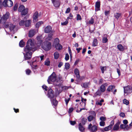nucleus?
<instances>
[{
    "mask_svg": "<svg viewBox=\"0 0 132 132\" xmlns=\"http://www.w3.org/2000/svg\"><path fill=\"white\" fill-rule=\"evenodd\" d=\"M53 34H50L48 35V36L47 37V39L49 40H50L52 38V36Z\"/></svg>",
    "mask_w": 132,
    "mask_h": 132,
    "instance_id": "45",
    "label": "nucleus"
},
{
    "mask_svg": "<svg viewBox=\"0 0 132 132\" xmlns=\"http://www.w3.org/2000/svg\"><path fill=\"white\" fill-rule=\"evenodd\" d=\"M120 127L121 128L123 129L124 130H128L130 128L129 127L128 125L123 124H121L120 125Z\"/></svg>",
    "mask_w": 132,
    "mask_h": 132,
    "instance_id": "15",
    "label": "nucleus"
},
{
    "mask_svg": "<svg viewBox=\"0 0 132 132\" xmlns=\"http://www.w3.org/2000/svg\"><path fill=\"white\" fill-rule=\"evenodd\" d=\"M115 86L113 85H111L109 86L107 89L108 91L110 92L112 91V90L113 89L115 88Z\"/></svg>",
    "mask_w": 132,
    "mask_h": 132,
    "instance_id": "30",
    "label": "nucleus"
},
{
    "mask_svg": "<svg viewBox=\"0 0 132 132\" xmlns=\"http://www.w3.org/2000/svg\"><path fill=\"white\" fill-rule=\"evenodd\" d=\"M18 5L17 4H15L13 7V10L14 11H16L18 7Z\"/></svg>",
    "mask_w": 132,
    "mask_h": 132,
    "instance_id": "51",
    "label": "nucleus"
},
{
    "mask_svg": "<svg viewBox=\"0 0 132 132\" xmlns=\"http://www.w3.org/2000/svg\"><path fill=\"white\" fill-rule=\"evenodd\" d=\"M69 59V56L68 54H65V59L66 61H68Z\"/></svg>",
    "mask_w": 132,
    "mask_h": 132,
    "instance_id": "48",
    "label": "nucleus"
},
{
    "mask_svg": "<svg viewBox=\"0 0 132 132\" xmlns=\"http://www.w3.org/2000/svg\"><path fill=\"white\" fill-rule=\"evenodd\" d=\"M42 88L44 89L45 91H47V87L45 85H44L42 86Z\"/></svg>",
    "mask_w": 132,
    "mask_h": 132,
    "instance_id": "56",
    "label": "nucleus"
},
{
    "mask_svg": "<svg viewBox=\"0 0 132 132\" xmlns=\"http://www.w3.org/2000/svg\"><path fill=\"white\" fill-rule=\"evenodd\" d=\"M42 47L46 51L49 50L51 48V43L48 42H45L42 44Z\"/></svg>",
    "mask_w": 132,
    "mask_h": 132,
    "instance_id": "4",
    "label": "nucleus"
},
{
    "mask_svg": "<svg viewBox=\"0 0 132 132\" xmlns=\"http://www.w3.org/2000/svg\"><path fill=\"white\" fill-rule=\"evenodd\" d=\"M56 48L58 50L62 49V46L61 44H56L55 45Z\"/></svg>",
    "mask_w": 132,
    "mask_h": 132,
    "instance_id": "31",
    "label": "nucleus"
},
{
    "mask_svg": "<svg viewBox=\"0 0 132 132\" xmlns=\"http://www.w3.org/2000/svg\"><path fill=\"white\" fill-rule=\"evenodd\" d=\"M56 76L55 73L53 72L49 76L47 80V81L49 84H52V82H54L56 80Z\"/></svg>",
    "mask_w": 132,
    "mask_h": 132,
    "instance_id": "5",
    "label": "nucleus"
},
{
    "mask_svg": "<svg viewBox=\"0 0 132 132\" xmlns=\"http://www.w3.org/2000/svg\"><path fill=\"white\" fill-rule=\"evenodd\" d=\"M96 114V113L94 111H91L90 112V115L87 118L88 121H93V124L96 123L95 122Z\"/></svg>",
    "mask_w": 132,
    "mask_h": 132,
    "instance_id": "3",
    "label": "nucleus"
},
{
    "mask_svg": "<svg viewBox=\"0 0 132 132\" xmlns=\"http://www.w3.org/2000/svg\"><path fill=\"white\" fill-rule=\"evenodd\" d=\"M121 14L120 13H116L114 14V17L117 19H118L120 17Z\"/></svg>",
    "mask_w": 132,
    "mask_h": 132,
    "instance_id": "32",
    "label": "nucleus"
},
{
    "mask_svg": "<svg viewBox=\"0 0 132 132\" xmlns=\"http://www.w3.org/2000/svg\"><path fill=\"white\" fill-rule=\"evenodd\" d=\"M100 119L101 121H104L106 120V118L103 117H102L100 118Z\"/></svg>",
    "mask_w": 132,
    "mask_h": 132,
    "instance_id": "57",
    "label": "nucleus"
},
{
    "mask_svg": "<svg viewBox=\"0 0 132 132\" xmlns=\"http://www.w3.org/2000/svg\"><path fill=\"white\" fill-rule=\"evenodd\" d=\"M43 23V22L42 21H39L37 22L36 25V27L37 28H38Z\"/></svg>",
    "mask_w": 132,
    "mask_h": 132,
    "instance_id": "38",
    "label": "nucleus"
},
{
    "mask_svg": "<svg viewBox=\"0 0 132 132\" xmlns=\"http://www.w3.org/2000/svg\"><path fill=\"white\" fill-rule=\"evenodd\" d=\"M100 2H97L95 3V7L97 11L99 10L100 7Z\"/></svg>",
    "mask_w": 132,
    "mask_h": 132,
    "instance_id": "25",
    "label": "nucleus"
},
{
    "mask_svg": "<svg viewBox=\"0 0 132 132\" xmlns=\"http://www.w3.org/2000/svg\"><path fill=\"white\" fill-rule=\"evenodd\" d=\"M89 83L88 82H85L83 83V85H81L82 87L85 88H87L88 87V85Z\"/></svg>",
    "mask_w": 132,
    "mask_h": 132,
    "instance_id": "34",
    "label": "nucleus"
},
{
    "mask_svg": "<svg viewBox=\"0 0 132 132\" xmlns=\"http://www.w3.org/2000/svg\"><path fill=\"white\" fill-rule=\"evenodd\" d=\"M124 90L125 94L126 93L127 95L132 92V88L130 86H128L124 87Z\"/></svg>",
    "mask_w": 132,
    "mask_h": 132,
    "instance_id": "7",
    "label": "nucleus"
},
{
    "mask_svg": "<svg viewBox=\"0 0 132 132\" xmlns=\"http://www.w3.org/2000/svg\"><path fill=\"white\" fill-rule=\"evenodd\" d=\"M70 100V98H68V99H65V103H66V104L67 105L68 103Z\"/></svg>",
    "mask_w": 132,
    "mask_h": 132,
    "instance_id": "60",
    "label": "nucleus"
},
{
    "mask_svg": "<svg viewBox=\"0 0 132 132\" xmlns=\"http://www.w3.org/2000/svg\"><path fill=\"white\" fill-rule=\"evenodd\" d=\"M119 115L120 117H124L125 116V113L123 112L121 113Z\"/></svg>",
    "mask_w": 132,
    "mask_h": 132,
    "instance_id": "64",
    "label": "nucleus"
},
{
    "mask_svg": "<svg viewBox=\"0 0 132 132\" xmlns=\"http://www.w3.org/2000/svg\"><path fill=\"white\" fill-rule=\"evenodd\" d=\"M31 72L30 70L29 69H28L26 70V73L27 75H29L30 73H31Z\"/></svg>",
    "mask_w": 132,
    "mask_h": 132,
    "instance_id": "49",
    "label": "nucleus"
},
{
    "mask_svg": "<svg viewBox=\"0 0 132 132\" xmlns=\"http://www.w3.org/2000/svg\"><path fill=\"white\" fill-rule=\"evenodd\" d=\"M74 73L76 75L77 79H79L80 76L79 75V71L78 69L77 68L75 69L74 70Z\"/></svg>",
    "mask_w": 132,
    "mask_h": 132,
    "instance_id": "17",
    "label": "nucleus"
},
{
    "mask_svg": "<svg viewBox=\"0 0 132 132\" xmlns=\"http://www.w3.org/2000/svg\"><path fill=\"white\" fill-rule=\"evenodd\" d=\"M36 48L35 47L34 41L32 39H29L27 42L26 46L24 50L26 54L23 53L25 60L30 59L31 57L32 53L36 50Z\"/></svg>",
    "mask_w": 132,
    "mask_h": 132,
    "instance_id": "1",
    "label": "nucleus"
},
{
    "mask_svg": "<svg viewBox=\"0 0 132 132\" xmlns=\"http://www.w3.org/2000/svg\"><path fill=\"white\" fill-rule=\"evenodd\" d=\"M31 67L33 69H36L37 68V65H31Z\"/></svg>",
    "mask_w": 132,
    "mask_h": 132,
    "instance_id": "63",
    "label": "nucleus"
},
{
    "mask_svg": "<svg viewBox=\"0 0 132 132\" xmlns=\"http://www.w3.org/2000/svg\"><path fill=\"white\" fill-rule=\"evenodd\" d=\"M53 92L51 88H50L48 89L47 95L50 99L54 97Z\"/></svg>",
    "mask_w": 132,
    "mask_h": 132,
    "instance_id": "8",
    "label": "nucleus"
},
{
    "mask_svg": "<svg viewBox=\"0 0 132 132\" xmlns=\"http://www.w3.org/2000/svg\"><path fill=\"white\" fill-rule=\"evenodd\" d=\"M123 103L124 104L126 105H128L129 104V101L127 100L126 99H124L123 100Z\"/></svg>",
    "mask_w": 132,
    "mask_h": 132,
    "instance_id": "40",
    "label": "nucleus"
},
{
    "mask_svg": "<svg viewBox=\"0 0 132 132\" xmlns=\"http://www.w3.org/2000/svg\"><path fill=\"white\" fill-rule=\"evenodd\" d=\"M102 92L98 90L94 94V96H96L97 95L100 96Z\"/></svg>",
    "mask_w": 132,
    "mask_h": 132,
    "instance_id": "35",
    "label": "nucleus"
},
{
    "mask_svg": "<svg viewBox=\"0 0 132 132\" xmlns=\"http://www.w3.org/2000/svg\"><path fill=\"white\" fill-rule=\"evenodd\" d=\"M70 65L69 63H65V68L66 70L70 68Z\"/></svg>",
    "mask_w": 132,
    "mask_h": 132,
    "instance_id": "39",
    "label": "nucleus"
},
{
    "mask_svg": "<svg viewBox=\"0 0 132 132\" xmlns=\"http://www.w3.org/2000/svg\"><path fill=\"white\" fill-rule=\"evenodd\" d=\"M54 85L55 86H57L59 87H60L61 85L62 84L60 82V79L57 80V79L55 81L53 82Z\"/></svg>",
    "mask_w": 132,
    "mask_h": 132,
    "instance_id": "19",
    "label": "nucleus"
},
{
    "mask_svg": "<svg viewBox=\"0 0 132 132\" xmlns=\"http://www.w3.org/2000/svg\"><path fill=\"white\" fill-rule=\"evenodd\" d=\"M38 13L37 12H36L33 15V21L34 22H36L38 21L37 18L38 16Z\"/></svg>",
    "mask_w": 132,
    "mask_h": 132,
    "instance_id": "18",
    "label": "nucleus"
},
{
    "mask_svg": "<svg viewBox=\"0 0 132 132\" xmlns=\"http://www.w3.org/2000/svg\"><path fill=\"white\" fill-rule=\"evenodd\" d=\"M70 123L71 125H73L75 124L76 122L75 121H70Z\"/></svg>",
    "mask_w": 132,
    "mask_h": 132,
    "instance_id": "59",
    "label": "nucleus"
},
{
    "mask_svg": "<svg viewBox=\"0 0 132 132\" xmlns=\"http://www.w3.org/2000/svg\"><path fill=\"white\" fill-rule=\"evenodd\" d=\"M31 21L30 20H29L26 21L25 23V25L26 27H29L31 25Z\"/></svg>",
    "mask_w": 132,
    "mask_h": 132,
    "instance_id": "22",
    "label": "nucleus"
},
{
    "mask_svg": "<svg viewBox=\"0 0 132 132\" xmlns=\"http://www.w3.org/2000/svg\"><path fill=\"white\" fill-rule=\"evenodd\" d=\"M28 8H24V9L22 11L21 13V15H26L28 13Z\"/></svg>",
    "mask_w": 132,
    "mask_h": 132,
    "instance_id": "24",
    "label": "nucleus"
},
{
    "mask_svg": "<svg viewBox=\"0 0 132 132\" xmlns=\"http://www.w3.org/2000/svg\"><path fill=\"white\" fill-rule=\"evenodd\" d=\"M108 36V35L106 34H105L102 36V42L103 43H106L108 41V39L107 38V37Z\"/></svg>",
    "mask_w": 132,
    "mask_h": 132,
    "instance_id": "16",
    "label": "nucleus"
},
{
    "mask_svg": "<svg viewBox=\"0 0 132 132\" xmlns=\"http://www.w3.org/2000/svg\"><path fill=\"white\" fill-rule=\"evenodd\" d=\"M70 10V7L68 8L65 12V13H68L69 12Z\"/></svg>",
    "mask_w": 132,
    "mask_h": 132,
    "instance_id": "62",
    "label": "nucleus"
},
{
    "mask_svg": "<svg viewBox=\"0 0 132 132\" xmlns=\"http://www.w3.org/2000/svg\"><path fill=\"white\" fill-rule=\"evenodd\" d=\"M98 132H104V130L103 128H100L98 129Z\"/></svg>",
    "mask_w": 132,
    "mask_h": 132,
    "instance_id": "61",
    "label": "nucleus"
},
{
    "mask_svg": "<svg viewBox=\"0 0 132 132\" xmlns=\"http://www.w3.org/2000/svg\"><path fill=\"white\" fill-rule=\"evenodd\" d=\"M51 101L53 105L55 106L57 105V101L54 99H52V98L51 99Z\"/></svg>",
    "mask_w": 132,
    "mask_h": 132,
    "instance_id": "28",
    "label": "nucleus"
},
{
    "mask_svg": "<svg viewBox=\"0 0 132 132\" xmlns=\"http://www.w3.org/2000/svg\"><path fill=\"white\" fill-rule=\"evenodd\" d=\"M79 129L81 132H85V128L81 124V123H80L79 125Z\"/></svg>",
    "mask_w": 132,
    "mask_h": 132,
    "instance_id": "21",
    "label": "nucleus"
},
{
    "mask_svg": "<svg viewBox=\"0 0 132 132\" xmlns=\"http://www.w3.org/2000/svg\"><path fill=\"white\" fill-rule=\"evenodd\" d=\"M96 123L93 124L94 125H92V124L90 123L89 125L87 128L88 130L90 132H96L98 129L97 127L95 125Z\"/></svg>",
    "mask_w": 132,
    "mask_h": 132,
    "instance_id": "6",
    "label": "nucleus"
},
{
    "mask_svg": "<svg viewBox=\"0 0 132 132\" xmlns=\"http://www.w3.org/2000/svg\"><path fill=\"white\" fill-rule=\"evenodd\" d=\"M9 13L7 12L3 15L0 20V23L4 25L5 28H9L10 31L12 33L14 34L16 31L15 26L12 24L11 22H9L5 23L7 19L9 17Z\"/></svg>",
    "mask_w": 132,
    "mask_h": 132,
    "instance_id": "2",
    "label": "nucleus"
},
{
    "mask_svg": "<svg viewBox=\"0 0 132 132\" xmlns=\"http://www.w3.org/2000/svg\"><path fill=\"white\" fill-rule=\"evenodd\" d=\"M42 38V37L41 35L38 36L37 37L38 43L37 46H40L42 42V40H41Z\"/></svg>",
    "mask_w": 132,
    "mask_h": 132,
    "instance_id": "12",
    "label": "nucleus"
},
{
    "mask_svg": "<svg viewBox=\"0 0 132 132\" xmlns=\"http://www.w3.org/2000/svg\"><path fill=\"white\" fill-rule=\"evenodd\" d=\"M100 125L101 126H104L105 125V122L104 121H101L100 122Z\"/></svg>",
    "mask_w": 132,
    "mask_h": 132,
    "instance_id": "44",
    "label": "nucleus"
},
{
    "mask_svg": "<svg viewBox=\"0 0 132 132\" xmlns=\"http://www.w3.org/2000/svg\"><path fill=\"white\" fill-rule=\"evenodd\" d=\"M24 6L23 5H21L19 7L18 9V11L19 12H21L24 9Z\"/></svg>",
    "mask_w": 132,
    "mask_h": 132,
    "instance_id": "29",
    "label": "nucleus"
},
{
    "mask_svg": "<svg viewBox=\"0 0 132 132\" xmlns=\"http://www.w3.org/2000/svg\"><path fill=\"white\" fill-rule=\"evenodd\" d=\"M54 6L55 7H58L60 5V3L59 0H57L52 2Z\"/></svg>",
    "mask_w": 132,
    "mask_h": 132,
    "instance_id": "20",
    "label": "nucleus"
},
{
    "mask_svg": "<svg viewBox=\"0 0 132 132\" xmlns=\"http://www.w3.org/2000/svg\"><path fill=\"white\" fill-rule=\"evenodd\" d=\"M89 23L90 24H92L94 23V19L93 18H92L89 21Z\"/></svg>",
    "mask_w": 132,
    "mask_h": 132,
    "instance_id": "50",
    "label": "nucleus"
},
{
    "mask_svg": "<svg viewBox=\"0 0 132 132\" xmlns=\"http://www.w3.org/2000/svg\"><path fill=\"white\" fill-rule=\"evenodd\" d=\"M105 69H106V67H102L101 68V69L102 73H104Z\"/></svg>",
    "mask_w": 132,
    "mask_h": 132,
    "instance_id": "53",
    "label": "nucleus"
},
{
    "mask_svg": "<svg viewBox=\"0 0 132 132\" xmlns=\"http://www.w3.org/2000/svg\"><path fill=\"white\" fill-rule=\"evenodd\" d=\"M44 32L46 33H48L50 32H53V31L52 30V27L50 26H46L45 28Z\"/></svg>",
    "mask_w": 132,
    "mask_h": 132,
    "instance_id": "9",
    "label": "nucleus"
},
{
    "mask_svg": "<svg viewBox=\"0 0 132 132\" xmlns=\"http://www.w3.org/2000/svg\"><path fill=\"white\" fill-rule=\"evenodd\" d=\"M104 80H103L102 79H100L99 81H98V84L99 85H101L102 84Z\"/></svg>",
    "mask_w": 132,
    "mask_h": 132,
    "instance_id": "54",
    "label": "nucleus"
},
{
    "mask_svg": "<svg viewBox=\"0 0 132 132\" xmlns=\"http://www.w3.org/2000/svg\"><path fill=\"white\" fill-rule=\"evenodd\" d=\"M108 85L107 83H105L101 85L100 87V90L102 92H103L105 91L106 88L105 87Z\"/></svg>",
    "mask_w": 132,
    "mask_h": 132,
    "instance_id": "11",
    "label": "nucleus"
},
{
    "mask_svg": "<svg viewBox=\"0 0 132 132\" xmlns=\"http://www.w3.org/2000/svg\"><path fill=\"white\" fill-rule=\"evenodd\" d=\"M98 44V41L97 39L96 38H94L93 39L92 46L93 47H96L97 46Z\"/></svg>",
    "mask_w": 132,
    "mask_h": 132,
    "instance_id": "23",
    "label": "nucleus"
},
{
    "mask_svg": "<svg viewBox=\"0 0 132 132\" xmlns=\"http://www.w3.org/2000/svg\"><path fill=\"white\" fill-rule=\"evenodd\" d=\"M120 123L119 122H117L114 126L113 130L115 131H117L119 129Z\"/></svg>",
    "mask_w": 132,
    "mask_h": 132,
    "instance_id": "13",
    "label": "nucleus"
},
{
    "mask_svg": "<svg viewBox=\"0 0 132 132\" xmlns=\"http://www.w3.org/2000/svg\"><path fill=\"white\" fill-rule=\"evenodd\" d=\"M7 0H4V1L3 2V5L5 7H7Z\"/></svg>",
    "mask_w": 132,
    "mask_h": 132,
    "instance_id": "41",
    "label": "nucleus"
},
{
    "mask_svg": "<svg viewBox=\"0 0 132 132\" xmlns=\"http://www.w3.org/2000/svg\"><path fill=\"white\" fill-rule=\"evenodd\" d=\"M7 7H11L13 5V3L12 1L10 0H7Z\"/></svg>",
    "mask_w": 132,
    "mask_h": 132,
    "instance_id": "26",
    "label": "nucleus"
},
{
    "mask_svg": "<svg viewBox=\"0 0 132 132\" xmlns=\"http://www.w3.org/2000/svg\"><path fill=\"white\" fill-rule=\"evenodd\" d=\"M36 33V31L34 30H31L29 32L28 36L30 37H32Z\"/></svg>",
    "mask_w": 132,
    "mask_h": 132,
    "instance_id": "14",
    "label": "nucleus"
},
{
    "mask_svg": "<svg viewBox=\"0 0 132 132\" xmlns=\"http://www.w3.org/2000/svg\"><path fill=\"white\" fill-rule=\"evenodd\" d=\"M25 45L24 43L23 42L22 40L20 41L19 43V45L21 47H23Z\"/></svg>",
    "mask_w": 132,
    "mask_h": 132,
    "instance_id": "37",
    "label": "nucleus"
},
{
    "mask_svg": "<svg viewBox=\"0 0 132 132\" xmlns=\"http://www.w3.org/2000/svg\"><path fill=\"white\" fill-rule=\"evenodd\" d=\"M68 51H69V54H70V58H71L72 57V55H71V54H72L71 51V50L70 47H68Z\"/></svg>",
    "mask_w": 132,
    "mask_h": 132,
    "instance_id": "46",
    "label": "nucleus"
},
{
    "mask_svg": "<svg viewBox=\"0 0 132 132\" xmlns=\"http://www.w3.org/2000/svg\"><path fill=\"white\" fill-rule=\"evenodd\" d=\"M50 61L48 60H47L45 62V65L48 66L50 65Z\"/></svg>",
    "mask_w": 132,
    "mask_h": 132,
    "instance_id": "42",
    "label": "nucleus"
},
{
    "mask_svg": "<svg viewBox=\"0 0 132 132\" xmlns=\"http://www.w3.org/2000/svg\"><path fill=\"white\" fill-rule=\"evenodd\" d=\"M68 23V21L67 20H66L65 22L61 23V24L62 26H64L67 25Z\"/></svg>",
    "mask_w": 132,
    "mask_h": 132,
    "instance_id": "52",
    "label": "nucleus"
},
{
    "mask_svg": "<svg viewBox=\"0 0 132 132\" xmlns=\"http://www.w3.org/2000/svg\"><path fill=\"white\" fill-rule=\"evenodd\" d=\"M114 124V121H112L111 122V124L108 126L105 127L103 128L104 131H107L109 130H110L112 128L113 125Z\"/></svg>",
    "mask_w": 132,
    "mask_h": 132,
    "instance_id": "10",
    "label": "nucleus"
},
{
    "mask_svg": "<svg viewBox=\"0 0 132 132\" xmlns=\"http://www.w3.org/2000/svg\"><path fill=\"white\" fill-rule=\"evenodd\" d=\"M73 110V108H69L68 111L69 113H71Z\"/></svg>",
    "mask_w": 132,
    "mask_h": 132,
    "instance_id": "58",
    "label": "nucleus"
},
{
    "mask_svg": "<svg viewBox=\"0 0 132 132\" xmlns=\"http://www.w3.org/2000/svg\"><path fill=\"white\" fill-rule=\"evenodd\" d=\"M54 58L55 59H57L59 56V54L58 52H55L54 53Z\"/></svg>",
    "mask_w": 132,
    "mask_h": 132,
    "instance_id": "33",
    "label": "nucleus"
},
{
    "mask_svg": "<svg viewBox=\"0 0 132 132\" xmlns=\"http://www.w3.org/2000/svg\"><path fill=\"white\" fill-rule=\"evenodd\" d=\"M54 42L56 43L57 44H59V39L58 38H56L54 40Z\"/></svg>",
    "mask_w": 132,
    "mask_h": 132,
    "instance_id": "55",
    "label": "nucleus"
},
{
    "mask_svg": "<svg viewBox=\"0 0 132 132\" xmlns=\"http://www.w3.org/2000/svg\"><path fill=\"white\" fill-rule=\"evenodd\" d=\"M25 23V22L23 20H21L19 22V24L20 26H23L24 25Z\"/></svg>",
    "mask_w": 132,
    "mask_h": 132,
    "instance_id": "47",
    "label": "nucleus"
},
{
    "mask_svg": "<svg viewBox=\"0 0 132 132\" xmlns=\"http://www.w3.org/2000/svg\"><path fill=\"white\" fill-rule=\"evenodd\" d=\"M81 19V18L79 14H78L77 15V20H80Z\"/></svg>",
    "mask_w": 132,
    "mask_h": 132,
    "instance_id": "43",
    "label": "nucleus"
},
{
    "mask_svg": "<svg viewBox=\"0 0 132 132\" xmlns=\"http://www.w3.org/2000/svg\"><path fill=\"white\" fill-rule=\"evenodd\" d=\"M87 121V119L84 118H82L81 120V124L84 125Z\"/></svg>",
    "mask_w": 132,
    "mask_h": 132,
    "instance_id": "36",
    "label": "nucleus"
},
{
    "mask_svg": "<svg viewBox=\"0 0 132 132\" xmlns=\"http://www.w3.org/2000/svg\"><path fill=\"white\" fill-rule=\"evenodd\" d=\"M117 47L118 50L120 51H122L124 50V48L121 44L118 45Z\"/></svg>",
    "mask_w": 132,
    "mask_h": 132,
    "instance_id": "27",
    "label": "nucleus"
}]
</instances>
